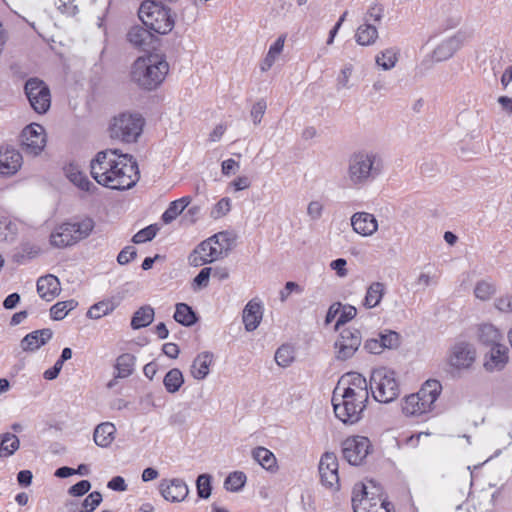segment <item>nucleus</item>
I'll list each match as a JSON object with an SVG mask.
<instances>
[{
    "instance_id": "f257e3e1",
    "label": "nucleus",
    "mask_w": 512,
    "mask_h": 512,
    "mask_svg": "<svg viewBox=\"0 0 512 512\" xmlns=\"http://www.w3.org/2000/svg\"><path fill=\"white\" fill-rule=\"evenodd\" d=\"M90 172L99 185L113 190L131 189L140 179L135 158L118 149L97 152L90 162Z\"/></svg>"
},
{
    "instance_id": "f03ea898",
    "label": "nucleus",
    "mask_w": 512,
    "mask_h": 512,
    "mask_svg": "<svg viewBox=\"0 0 512 512\" xmlns=\"http://www.w3.org/2000/svg\"><path fill=\"white\" fill-rule=\"evenodd\" d=\"M383 171V160L372 151L352 153L347 160L346 180L352 187L363 188L377 179Z\"/></svg>"
},
{
    "instance_id": "7ed1b4c3",
    "label": "nucleus",
    "mask_w": 512,
    "mask_h": 512,
    "mask_svg": "<svg viewBox=\"0 0 512 512\" xmlns=\"http://www.w3.org/2000/svg\"><path fill=\"white\" fill-rule=\"evenodd\" d=\"M169 64L162 55L150 54L139 57L131 67V80L140 88L153 90L165 79Z\"/></svg>"
},
{
    "instance_id": "20e7f679",
    "label": "nucleus",
    "mask_w": 512,
    "mask_h": 512,
    "mask_svg": "<svg viewBox=\"0 0 512 512\" xmlns=\"http://www.w3.org/2000/svg\"><path fill=\"white\" fill-rule=\"evenodd\" d=\"M441 391L442 385L438 380L425 381L418 392L412 393L402 400V412L406 416H421L431 412Z\"/></svg>"
},
{
    "instance_id": "39448f33",
    "label": "nucleus",
    "mask_w": 512,
    "mask_h": 512,
    "mask_svg": "<svg viewBox=\"0 0 512 512\" xmlns=\"http://www.w3.org/2000/svg\"><path fill=\"white\" fill-rule=\"evenodd\" d=\"M93 228L94 221L91 218L79 222H65L52 230L49 242L55 248H66L87 238Z\"/></svg>"
},
{
    "instance_id": "423d86ee",
    "label": "nucleus",
    "mask_w": 512,
    "mask_h": 512,
    "mask_svg": "<svg viewBox=\"0 0 512 512\" xmlns=\"http://www.w3.org/2000/svg\"><path fill=\"white\" fill-rule=\"evenodd\" d=\"M139 18L149 31L167 34L174 27L170 10L154 0L144 1L138 11Z\"/></svg>"
},
{
    "instance_id": "0eeeda50",
    "label": "nucleus",
    "mask_w": 512,
    "mask_h": 512,
    "mask_svg": "<svg viewBox=\"0 0 512 512\" xmlns=\"http://www.w3.org/2000/svg\"><path fill=\"white\" fill-rule=\"evenodd\" d=\"M369 384L372 396L378 402L390 403L399 396L400 389L396 373L389 368L374 369Z\"/></svg>"
},
{
    "instance_id": "6e6552de",
    "label": "nucleus",
    "mask_w": 512,
    "mask_h": 512,
    "mask_svg": "<svg viewBox=\"0 0 512 512\" xmlns=\"http://www.w3.org/2000/svg\"><path fill=\"white\" fill-rule=\"evenodd\" d=\"M144 126V119L138 113H121L115 116L109 126V135L112 139L123 143H134L140 137Z\"/></svg>"
},
{
    "instance_id": "1a4fd4ad",
    "label": "nucleus",
    "mask_w": 512,
    "mask_h": 512,
    "mask_svg": "<svg viewBox=\"0 0 512 512\" xmlns=\"http://www.w3.org/2000/svg\"><path fill=\"white\" fill-rule=\"evenodd\" d=\"M367 401L356 400L355 396L342 392L341 387H336L332 397L335 416L344 424H355L362 418Z\"/></svg>"
},
{
    "instance_id": "9d476101",
    "label": "nucleus",
    "mask_w": 512,
    "mask_h": 512,
    "mask_svg": "<svg viewBox=\"0 0 512 512\" xmlns=\"http://www.w3.org/2000/svg\"><path fill=\"white\" fill-rule=\"evenodd\" d=\"M361 343L360 330L352 327L342 329L333 345L335 359L337 361L351 359L360 348Z\"/></svg>"
},
{
    "instance_id": "9b49d317",
    "label": "nucleus",
    "mask_w": 512,
    "mask_h": 512,
    "mask_svg": "<svg viewBox=\"0 0 512 512\" xmlns=\"http://www.w3.org/2000/svg\"><path fill=\"white\" fill-rule=\"evenodd\" d=\"M472 38V32L467 29H460L453 35L444 38L434 48L432 60L441 62L450 59L458 50H460Z\"/></svg>"
},
{
    "instance_id": "f8f14e48",
    "label": "nucleus",
    "mask_w": 512,
    "mask_h": 512,
    "mask_svg": "<svg viewBox=\"0 0 512 512\" xmlns=\"http://www.w3.org/2000/svg\"><path fill=\"white\" fill-rule=\"evenodd\" d=\"M477 358V350L473 343L466 340L455 342L448 355V363L457 370H468L475 363Z\"/></svg>"
},
{
    "instance_id": "ddd939ff",
    "label": "nucleus",
    "mask_w": 512,
    "mask_h": 512,
    "mask_svg": "<svg viewBox=\"0 0 512 512\" xmlns=\"http://www.w3.org/2000/svg\"><path fill=\"white\" fill-rule=\"evenodd\" d=\"M24 89L31 107L37 113H45L50 108V90L42 80L31 78L26 82Z\"/></svg>"
},
{
    "instance_id": "4468645a",
    "label": "nucleus",
    "mask_w": 512,
    "mask_h": 512,
    "mask_svg": "<svg viewBox=\"0 0 512 512\" xmlns=\"http://www.w3.org/2000/svg\"><path fill=\"white\" fill-rule=\"evenodd\" d=\"M367 497L366 486L358 483L353 488L352 507L354 512H391V504L385 501H374Z\"/></svg>"
},
{
    "instance_id": "2eb2a0df",
    "label": "nucleus",
    "mask_w": 512,
    "mask_h": 512,
    "mask_svg": "<svg viewBox=\"0 0 512 512\" xmlns=\"http://www.w3.org/2000/svg\"><path fill=\"white\" fill-rule=\"evenodd\" d=\"M22 149L31 156L39 155L46 146V134L42 125L32 123L26 126L21 134Z\"/></svg>"
},
{
    "instance_id": "dca6fc26",
    "label": "nucleus",
    "mask_w": 512,
    "mask_h": 512,
    "mask_svg": "<svg viewBox=\"0 0 512 512\" xmlns=\"http://www.w3.org/2000/svg\"><path fill=\"white\" fill-rule=\"evenodd\" d=\"M370 441L364 436H354L342 442L343 458L351 465H359L369 454Z\"/></svg>"
},
{
    "instance_id": "f3484780",
    "label": "nucleus",
    "mask_w": 512,
    "mask_h": 512,
    "mask_svg": "<svg viewBox=\"0 0 512 512\" xmlns=\"http://www.w3.org/2000/svg\"><path fill=\"white\" fill-rule=\"evenodd\" d=\"M338 468V459L334 453L325 452L321 456L318 466L321 483L332 491L340 488Z\"/></svg>"
},
{
    "instance_id": "a211bd4d",
    "label": "nucleus",
    "mask_w": 512,
    "mask_h": 512,
    "mask_svg": "<svg viewBox=\"0 0 512 512\" xmlns=\"http://www.w3.org/2000/svg\"><path fill=\"white\" fill-rule=\"evenodd\" d=\"M344 384H347V386L341 389L342 392L355 396L356 400H368V384L365 377H363L361 374L352 372L343 376L337 387H341V385Z\"/></svg>"
},
{
    "instance_id": "6ab92c4d",
    "label": "nucleus",
    "mask_w": 512,
    "mask_h": 512,
    "mask_svg": "<svg viewBox=\"0 0 512 512\" xmlns=\"http://www.w3.org/2000/svg\"><path fill=\"white\" fill-rule=\"evenodd\" d=\"M163 498L170 502H181L189 494V488L184 480L179 478L163 479L159 484Z\"/></svg>"
},
{
    "instance_id": "aec40b11",
    "label": "nucleus",
    "mask_w": 512,
    "mask_h": 512,
    "mask_svg": "<svg viewBox=\"0 0 512 512\" xmlns=\"http://www.w3.org/2000/svg\"><path fill=\"white\" fill-rule=\"evenodd\" d=\"M351 226L355 233L369 237L378 230V221L373 214L356 212L351 216Z\"/></svg>"
},
{
    "instance_id": "412c9836",
    "label": "nucleus",
    "mask_w": 512,
    "mask_h": 512,
    "mask_svg": "<svg viewBox=\"0 0 512 512\" xmlns=\"http://www.w3.org/2000/svg\"><path fill=\"white\" fill-rule=\"evenodd\" d=\"M221 241H228L226 233H218L207 240L202 241L199 245V251L207 258L208 263L220 259L223 256V246Z\"/></svg>"
},
{
    "instance_id": "4be33fe9",
    "label": "nucleus",
    "mask_w": 512,
    "mask_h": 512,
    "mask_svg": "<svg viewBox=\"0 0 512 512\" xmlns=\"http://www.w3.org/2000/svg\"><path fill=\"white\" fill-rule=\"evenodd\" d=\"M22 165V155L12 147L0 148V174L12 175Z\"/></svg>"
},
{
    "instance_id": "5701e85b",
    "label": "nucleus",
    "mask_w": 512,
    "mask_h": 512,
    "mask_svg": "<svg viewBox=\"0 0 512 512\" xmlns=\"http://www.w3.org/2000/svg\"><path fill=\"white\" fill-rule=\"evenodd\" d=\"M507 352L504 344L490 347V351L485 355L484 368L489 372L502 370L508 362Z\"/></svg>"
},
{
    "instance_id": "b1692460",
    "label": "nucleus",
    "mask_w": 512,
    "mask_h": 512,
    "mask_svg": "<svg viewBox=\"0 0 512 512\" xmlns=\"http://www.w3.org/2000/svg\"><path fill=\"white\" fill-rule=\"evenodd\" d=\"M53 336V332L49 328L35 330L27 334L20 343L25 352H34L45 345Z\"/></svg>"
},
{
    "instance_id": "393cba45",
    "label": "nucleus",
    "mask_w": 512,
    "mask_h": 512,
    "mask_svg": "<svg viewBox=\"0 0 512 512\" xmlns=\"http://www.w3.org/2000/svg\"><path fill=\"white\" fill-rule=\"evenodd\" d=\"M61 291L60 282L54 275L40 277L37 281V292L45 301H52Z\"/></svg>"
},
{
    "instance_id": "a878e982",
    "label": "nucleus",
    "mask_w": 512,
    "mask_h": 512,
    "mask_svg": "<svg viewBox=\"0 0 512 512\" xmlns=\"http://www.w3.org/2000/svg\"><path fill=\"white\" fill-rule=\"evenodd\" d=\"M477 339L481 344L490 348L502 344L503 335L493 324L483 323L477 328Z\"/></svg>"
},
{
    "instance_id": "bb28decb",
    "label": "nucleus",
    "mask_w": 512,
    "mask_h": 512,
    "mask_svg": "<svg viewBox=\"0 0 512 512\" xmlns=\"http://www.w3.org/2000/svg\"><path fill=\"white\" fill-rule=\"evenodd\" d=\"M213 362V354L211 352H202L198 354L192 362L190 372L193 378L197 380L205 379Z\"/></svg>"
},
{
    "instance_id": "cd10ccee",
    "label": "nucleus",
    "mask_w": 512,
    "mask_h": 512,
    "mask_svg": "<svg viewBox=\"0 0 512 512\" xmlns=\"http://www.w3.org/2000/svg\"><path fill=\"white\" fill-rule=\"evenodd\" d=\"M262 319L261 306L258 303L250 301L243 310V323L245 329L249 332L254 331L259 326Z\"/></svg>"
},
{
    "instance_id": "c85d7f7f",
    "label": "nucleus",
    "mask_w": 512,
    "mask_h": 512,
    "mask_svg": "<svg viewBox=\"0 0 512 512\" xmlns=\"http://www.w3.org/2000/svg\"><path fill=\"white\" fill-rule=\"evenodd\" d=\"M116 427L110 422L99 424L93 434V439L96 445L100 447H108L111 445L115 438Z\"/></svg>"
},
{
    "instance_id": "c756f323",
    "label": "nucleus",
    "mask_w": 512,
    "mask_h": 512,
    "mask_svg": "<svg viewBox=\"0 0 512 512\" xmlns=\"http://www.w3.org/2000/svg\"><path fill=\"white\" fill-rule=\"evenodd\" d=\"M386 287L382 282H373L371 283L366 291V295L364 297L363 305L367 309H372L377 307L381 301L383 296L385 295Z\"/></svg>"
},
{
    "instance_id": "7c9ffc66",
    "label": "nucleus",
    "mask_w": 512,
    "mask_h": 512,
    "mask_svg": "<svg viewBox=\"0 0 512 512\" xmlns=\"http://www.w3.org/2000/svg\"><path fill=\"white\" fill-rule=\"evenodd\" d=\"M190 196H184L180 199L172 201L165 212L162 214V221L165 224H170L174 221L191 203Z\"/></svg>"
},
{
    "instance_id": "2f4dec72",
    "label": "nucleus",
    "mask_w": 512,
    "mask_h": 512,
    "mask_svg": "<svg viewBox=\"0 0 512 512\" xmlns=\"http://www.w3.org/2000/svg\"><path fill=\"white\" fill-rule=\"evenodd\" d=\"M377 38V28L370 23L360 25L355 33L356 42L361 46L372 45L376 42Z\"/></svg>"
},
{
    "instance_id": "473e14b6",
    "label": "nucleus",
    "mask_w": 512,
    "mask_h": 512,
    "mask_svg": "<svg viewBox=\"0 0 512 512\" xmlns=\"http://www.w3.org/2000/svg\"><path fill=\"white\" fill-rule=\"evenodd\" d=\"M154 309L149 306L145 305L140 307L133 315L131 320V327L134 330L147 327L150 325L154 320Z\"/></svg>"
},
{
    "instance_id": "72a5a7b5",
    "label": "nucleus",
    "mask_w": 512,
    "mask_h": 512,
    "mask_svg": "<svg viewBox=\"0 0 512 512\" xmlns=\"http://www.w3.org/2000/svg\"><path fill=\"white\" fill-rule=\"evenodd\" d=\"M253 459L268 471H273L277 466L275 455L265 447H257L252 451Z\"/></svg>"
},
{
    "instance_id": "f704fd0d",
    "label": "nucleus",
    "mask_w": 512,
    "mask_h": 512,
    "mask_svg": "<svg viewBox=\"0 0 512 512\" xmlns=\"http://www.w3.org/2000/svg\"><path fill=\"white\" fill-rule=\"evenodd\" d=\"M68 179L83 191L92 193L97 187L88 179V177L75 167L67 170Z\"/></svg>"
},
{
    "instance_id": "c9c22d12",
    "label": "nucleus",
    "mask_w": 512,
    "mask_h": 512,
    "mask_svg": "<svg viewBox=\"0 0 512 512\" xmlns=\"http://www.w3.org/2000/svg\"><path fill=\"white\" fill-rule=\"evenodd\" d=\"M399 53L400 51L398 48H387L377 54L375 58L376 64L383 70H390L394 68L398 62Z\"/></svg>"
},
{
    "instance_id": "e433bc0d",
    "label": "nucleus",
    "mask_w": 512,
    "mask_h": 512,
    "mask_svg": "<svg viewBox=\"0 0 512 512\" xmlns=\"http://www.w3.org/2000/svg\"><path fill=\"white\" fill-rule=\"evenodd\" d=\"M174 319L181 325L189 327L196 323L197 316L189 305L186 303H178L176 304Z\"/></svg>"
},
{
    "instance_id": "4c0bfd02",
    "label": "nucleus",
    "mask_w": 512,
    "mask_h": 512,
    "mask_svg": "<svg viewBox=\"0 0 512 512\" xmlns=\"http://www.w3.org/2000/svg\"><path fill=\"white\" fill-rule=\"evenodd\" d=\"M183 383V374L177 368L169 370L163 379V384L166 391L171 394L178 392L179 389L182 387Z\"/></svg>"
},
{
    "instance_id": "58836bf2",
    "label": "nucleus",
    "mask_w": 512,
    "mask_h": 512,
    "mask_svg": "<svg viewBox=\"0 0 512 512\" xmlns=\"http://www.w3.org/2000/svg\"><path fill=\"white\" fill-rule=\"evenodd\" d=\"M20 445L18 437L13 433H4L0 436V457H9L18 450Z\"/></svg>"
},
{
    "instance_id": "ea45409f",
    "label": "nucleus",
    "mask_w": 512,
    "mask_h": 512,
    "mask_svg": "<svg viewBox=\"0 0 512 512\" xmlns=\"http://www.w3.org/2000/svg\"><path fill=\"white\" fill-rule=\"evenodd\" d=\"M135 356L129 353L120 355L116 360L115 368L118 372L117 376L120 378H126L130 376L134 371Z\"/></svg>"
},
{
    "instance_id": "a19ab883",
    "label": "nucleus",
    "mask_w": 512,
    "mask_h": 512,
    "mask_svg": "<svg viewBox=\"0 0 512 512\" xmlns=\"http://www.w3.org/2000/svg\"><path fill=\"white\" fill-rule=\"evenodd\" d=\"M128 41L137 47H144L151 39V32L140 26L132 27L127 34Z\"/></svg>"
},
{
    "instance_id": "79ce46f5",
    "label": "nucleus",
    "mask_w": 512,
    "mask_h": 512,
    "mask_svg": "<svg viewBox=\"0 0 512 512\" xmlns=\"http://www.w3.org/2000/svg\"><path fill=\"white\" fill-rule=\"evenodd\" d=\"M78 302L74 299L57 302L50 308V315L53 320L59 321L64 319L70 311L75 309Z\"/></svg>"
},
{
    "instance_id": "37998d69",
    "label": "nucleus",
    "mask_w": 512,
    "mask_h": 512,
    "mask_svg": "<svg viewBox=\"0 0 512 512\" xmlns=\"http://www.w3.org/2000/svg\"><path fill=\"white\" fill-rule=\"evenodd\" d=\"M246 480L247 477L244 472L234 471L226 477L224 481V488L227 491L238 492L244 487Z\"/></svg>"
},
{
    "instance_id": "c03bdc74",
    "label": "nucleus",
    "mask_w": 512,
    "mask_h": 512,
    "mask_svg": "<svg viewBox=\"0 0 512 512\" xmlns=\"http://www.w3.org/2000/svg\"><path fill=\"white\" fill-rule=\"evenodd\" d=\"M496 293V286L494 283L481 280L477 282L474 288V295L477 299L482 301L489 300Z\"/></svg>"
},
{
    "instance_id": "a18cd8bd",
    "label": "nucleus",
    "mask_w": 512,
    "mask_h": 512,
    "mask_svg": "<svg viewBox=\"0 0 512 512\" xmlns=\"http://www.w3.org/2000/svg\"><path fill=\"white\" fill-rule=\"evenodd\" d=\"M18 233L17 224L11 220H0V241L12 242Z\"/></svg>"
},
{
    "instance_id": "49530a36",
    "label": "nucleus",
    "mask_w": 512,
    "mask_h": 512,
    "mask_svg": "<svg viewBox=\"0 0 512 512\" xmlns=\"http://www.w3.org/2000/svg\"><path fill=\"white\" fill-rule=\"evenodd\" d=\"M275 361L281 367H288L294 361V351L289 345H282L275 353Z\"/></svg>"
},
{
    "instance_id": "de8ad7c7",
    "label": "nucleus",
    "mask_w": 512,
    "mask_h": 512,
    "mask_svg": "<svg viewBox=\"0 0 512 512\" xmlns=\"http://www.w3.org/2000/svg\"><path fill=\"white\" fill-rule=\"evenodd\" d=\"M212 477L209 474H201L197 477L196 488L197 494L202 499H208L212 491Z\"/></svg>"
},
{
    "instance_id": "09e8293b",
    "label": "nucleus",
    "mask_w": 512,
    "mask_h": 512,
    "mask_svg": "<svg viewBox=\"0 0 512 512\" xmlns=\"http://www.w3.org/2000/svg\"><path fill=\"white\" fill-rule=\"evenodd\" d=\"M113 309L114 307L110 302L100 301L89 308L87 311V317L91 319H100L112 312Z\"/></svg>"
},
{
    "instance_id": "8fccbe9b",
    "label": "nucleus",
    "mask_w": 512,
    "mask_h": 512,
    "mask_svg": "<svg viewBox=\"0 0 512 512\" xmlns=\"http://www.w3.org/2000/svg\"><path fill=\"white\" fill-rule=\"evenodd\" d=\"M353 73V66L351 64H346L340 70L339 75L336 79V88L337 90H348L351 88L350 85V77Z\"/></svg>"
},
{
    "instance_id": "3c124183",
    "label": "nucleus",
    "mask_w": 512,
    "mask_h": 512,
    "mask_svg": "<svg viewBox=\"0 0 512 512\" xmlns=\"http://www.w3.org/2000/svg\"><path fill=\"white\" fill-rule=\"evenodd\" d=\"M102 502V495L98 491L90 493L81 503L79 512H93Z\"/></svg>"
},
{
    "instance_id": "603ef678",
    "label": "nucleus",
    "mask_w": 512,
    "mask_h": 512,
    "mask_svg": "<svg viewBox=\"0 0 512 512\" xmlns=\"http://www.w3.org/2000/svg\"><path fill=\"white\" fill-rule=\"evenodd\" d=\"M158 232V227L156 225H149L146 228L138 231L132 238V241L135 244H141L146 241L152 240Z\"/></svg>"
},
{
    "instance_id": "864d4df0",
    "label": "nucleus",
    "mask_w": 512,
    "mask_h": 512,
    "mask_svg": "<svg viewBox=\"0 0 512 512\" xmlns=\"http://www.w3.org/2000/svg\"><path fill=\"white\" fill-rule=\"evenodd\" d=\"M231 209V200L227 197L220 199L212 208L210 216L213 219H219L225 216Z\"/></svg>"
},
{
    "instance_id": "5fc2aeb1",
    "label": "nucleus",
    "mask_w": 512,
    "mask_h": 512,
    "mask_svg": "<svg viewBox=\"0 0 512 512\" xmlns=\"http://www.w3.org/2000/svg\"><path fill=\"white\" fill-rule=\"evenodd\" d=\"M383 349H395L400 345V335L395 331H386L379 335Z\"/></svg>"
},
{
    "instance_id": "6e6d98bb",
    "label": "nucleus",
    "mask_w": 512,
    "mask_h": 512,
    "mask_svg": "<svg viewBox=\"0 0 512 512\" xmlns=\"http://www.w3.org/2000/svg\"><path fill=\"white\" fill-rule=\"evenodd\" d=\"M493 305L501 313H512V293H504L498 296L495 298Z\"/></svg>"
},
{
    "instance_id": "4d7b16f0",
    "label": "nucleus",
    "mask_w": 512,
    "mask_h": 512,
    "mask_svg": "<svg viewBox=\"0 0 512 512\" xmlns=\"http://www.w3.org/2000/svg\"><path fill=\"white\" fill-rule=\"evenodd\" d=\"M266 108H267V105L264 100H259L252 106V109L250 111V116L255 125H258L261 123L262 118L265 114Z\"/></svg>"
},
{
    "instance_id": "13d9d810",
    "label": "nucleus",
    "mask_w": 512,
    "mask_h": 512,
    "mask_svg": "<svg viewBox=\"0 0 512 512\" xmlns=\"http://www.w3.org/2000/svg\"><path fill=\"white\" fill-rule=\"evenodd\" d=\"M357 314V309L351 305H345L342 307L341 314L336 322L335 329L338 330L339 327L346 322L352 320Z\"/></svg>"
},
{
    "instance_id": "bf43d9fd",
    "label": "nucleus",
    "mask_w": 512,
    "mask_h": 512,
    "mask_svg": "<svg viewBox=\"0 0 512 512\" xmlns=\"http://www.w3.org/2000/svg\"><path fill=\"white\" fill-rule=\"evenodd\" d=\"M91 488V483L88 480H81L68 489V494L74 497L85 495Z\"/></svg>"
},
{
    "instance_id": "052dcab7",
    "label": "nucleus",
    "mask_w": 512,
    "mask_h": 512,
    "mask_svg": "<svg viewBox=\"0 0 512 512\" xmlns=\"http://www.w3.org/2000/svg\"><path fill=\"white\" fill-rule=\"evenodd\" d=\"M285 39H286V36L285 35H282L280 36L275 42L274 44H272L268 50V53H267V57H269L270 59L276 61V59L278 58V56L281 54V52L283 51V48H284V43H285Z\"/></svg>"
},
{
    "instance_id": "680f3d73",
    "label": "nucleus",
    "mask_w": 512,
    "mask_h": 512,
    "mask_svg": "<svg viewBox=\"0 0 512 512\" xmlns=\"http://www.w3.org/2000/svg\"><path fill=\"white\" fill-rule=\"evenodd\" d=\"M137 256L136 249L133 246H127L120 251L117 256V262L120 265L128 264L131 260H133Z\"/></svg>"
},
{
    "instance_id": "e2e57ef3",
    "label": "nucleus",
    "mask_w": 512,
    "mask_h": 512,
    "mask_svg": "<svg viewBox=\"0 0 512 512\" xmlns=\"http://www.w3.org/2000/svg\"><path fill=\"white\" fill-rule=\"evenodd\" d=\"M211 273L212 268L210 267L201 269L198 275L194 278V284L199 288L207 287Z\"/></svg>"
},
{
    "instance_id": "0e129e2a",
    "label": "nucleus",
    "mask_w": 512,
    "mask_h": 512,
    "mask_svg": "<svg viewBox=\"0 0 512 512\" xmlns=\"http://www.w3.org/2000/svg\"><path fill=\"white\" fill-rule=\"evenodd\" d=\"M292 292L301 293L302 288L296 282L288 281L280 291L281 302H285Z\"/></svg>"
},
{
    "instance_id": "69168bd1",
    "label": "nucleus",
    "mask_w": 512,
    "mask_h": 512,
    "mask_svg": "<svg viewBox=\"0 0 512 512\" xmlns=\"http://www.w3.org/2000/svg\"><path fill=\"white\" fill-rule=\"evenodd\" d=\"M188 262L191 266L194 267L202 266L208 263L207 258L202 255V252L199 251L198 246L190 253Z\"/></svg>"
},
{
    "instance_id": "338daca9",
    "label": "nucleus",
    "mask_w": 512,
    "mask_h": 512,
    "mask_svg": "<svg viewBox=\"0 0 512 512\" xmlns=\"http://www.w3.org/2000/svg\"><path fill=\"white\" fill-rule=\"evenodd\" d=\"M364 349L371 354H380L384 350L380 338L366 340L364 343Z\"/></svg>"
},
{
    "instance_id": "774afa93",
    "label": "nucleus",
    "mask_w": 512,
    "mask_h": 512,
    "mask_svg": "<svg viewBox=\"0 0 512 512\" xmlns=\"http://www.w3.org/2000/svg\"><path fill=\"white\" fill-rule=\"evenodd\" d=\"M346 264H347V261L345 259L338 258L336 260H333L330 263V267L332 270H334L336 272V274L339 277L343 278L348 275V270L346 269Z\"/></svg>"
}]
</instances>
